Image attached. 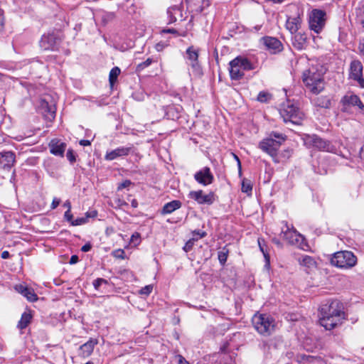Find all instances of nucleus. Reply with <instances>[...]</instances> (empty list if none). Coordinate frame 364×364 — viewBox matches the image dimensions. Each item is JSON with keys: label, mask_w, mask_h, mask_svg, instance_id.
<instances>
[{"label": "nucleus", "mask_w": 364, "mask_h": 364, "mask_svg": "<svg viewBox=\"0 0 364 364\" xmlns=\"http://www.w3.org/2000/svg\"><path fill=\"white\" fill-rule=\"evenodd\" d=\"M343 304L340 301L329 300L320 307L321 318L319 323L326 330H331L341 325L345 319Z\"/></svg>", "instance_id": "f257e3e1"}, {"label": "nucleus", "mask_w": 364, "mask_h": 364, "mask_svg": "<svg viewBox=\"0 0 364 364\" xmlns=\"http://www.w3.org/2000/svg\"><path fill=\"white\" fill-rule=\"evenodd\" d=\"M285 140V135L272 132L268 137L259 142V148L269 155L275 163H279V160L277 158V152Z\"/></svg>", "instance_id": "f03ea898"}, {"label": "nucleus", "mask_w": 364, "mask_h": 364, "mask_svg": "<svg viewBox=\"0 0 364 364\" xmlns=\"http://www.w3.org/2000/svg\"><path fill=\"white\" fill-rule=\"evenodd\" d=\"M302 79L306 88L314 95H318L324 88L323 75L316 67L312 66L305 70Z\"/></svg>", "instance_id": "7ed1b4c3"}, {"label": "nucleus", "mask_w": 364, "mask_h": 364, "mask_svg": "<svg viewBox=\"0 0 364 364\" xmlns=\"http://www.w3.org/2000/svg\"><path fill=\"white\" fill-rule=\"evenodd\" d=\"M230 77L232 80H240L243 78L245 71L255 69L253 63L244 56H237L229 63Z\"/></svg>", "instance_id": "20e7f679"}, {"label": "nucleus", "mask_w": 364, "mask_h": 364, "mask_svg": "<svg viewBox=\"0 0 364 364\" xmlns=\"http://www.w3.org/2000/svg\"><path fill=\"white\" fill-rule=\"evenodd\" d=\"M255 330L264 336L271 335L274 330V319L268 314H255L252 318Z\"/></svg>", "instance_id": "39448f33"}, {"label": "nucleus", "mask_w": 364, "mask_h": 364, "mask_svg": "<svg viewBox=\"0 0 364 364\" xmlns=\"http://www.w3.org/2000/svg\"><path fill=\"white\" fill-rule=\"evenodd\" d=\"M331 263L336 267L348 269L356 264L357 257L350 251H339L333 254Z\"/></svg>", "instance_id": "423d86ee"}, {"label": "nucleus", "mask_w": 364, "mask_h": 364, "mask_svg": "<svg viewBox=\"0 0 364 364\" xmlns=\"http://www.w3.org/2000/svg\"><path fill=\"white\" fill-rule=\"evenodd\" d=\"M304 144L309 148H314L319 151L332 152L335 147L329 141L325 140L320 136L312 134L306 135L304 139Z\"/></svg>", "instance_id": "0eeeda50"}, {"label": "nucleus", "mask_w": 364, "mask_h": 364, "mask_svg": "<svg viewBox=\"0 0 364 364\" xmlns=\"http://www.w3.org/2000/svg\"><path fill=\"white\" fill-rule=\"evenodd\" d=\"M280 114L285 122H291L294 124H301L304 117L303 113L293 104L288 103L281 111Z\"/></svg>", "instance_id": "6e6552de"}, {"label": "nucleus", "mask_w": 364, "mask_h": 364, "mask_svg": "<svg viewBox=\"0 0 364 364\" xmlns=\"http://www.w3.org/2000/svg\"><path fill=\"white\" fill-rule=\"evenodd\" d=\"M186 53L187 55V59L189 61L188 65L191 67L193 73L196 75H201L203 71L202 67L198 61V49H196L194 46H191L187 48Z\"/></svg>", "instance_id": "1a4fd4ad"}, {"label": "nucleus", "mask_w": 364, "mask_h": 364, "mask_svg": "<svg viewBox=\"0 0 364 364\" xmlns=\"http://www.w3.org/2000/svg\"><path fill=\"white\" fill-rule=\"evenodd\" d=\"M325 12L321 10H314L309 19L310 28L318 33L325 25Z\"/></svg>", "instance_id": "9d476101"}, {"label": "nucleus", "mask_w": 364, "mask_h": 364, "mask_svg": "<svg viewBox=\"0 0 364 364\" xmlns=\"http://www.w3.org/2000/svg\"><path fill=\"white\" fill-rule=\"evenodd\" d=\"M188 198L196 200L200 205H211L215 201V194L213 192L204 194L202 190L190 191Z\"/></svg>", "instance_id": "9b49d317"}, {"label": "nucleus", "mask_w": 364, "mask_h": 364, "mask_svg": "<svg viewBox=\"0 0 364 364\" xmlns=\"http://www.w3.org/2000/svg\"><path fill=\"white\" fill-rule=\"evenodd\" d=\"M60 42V39L54 33H48L41 37L40 46L44 50H55L58 49Z\"/></svg>", "instance_id": "f8f14e48"}, {"label": "nucleus", "mask_w": 364, "mask_h": 364, "mask_svg": "<svg viewBox=\"0 0 364 364\" xmlns=\"http://www.w3.org/2000/svg\"><path fill=\"white\" fill-rule=\"evenodd\" d=\"M363 68V65L360 60H353L350 65V77L357 81L360 87H364Z\"/></svg>", "instance_id": "ddd939ff"}, {"label": "nucleus", "mask_w": 364, "mask_h": 364, "mask_svg": "<svg viewBox=\"0 0 364 364\" xmlns=\"http://www.w3.org/2000/svg\"><path fill=\"white\" fill-rule=\"evenodd\" d=\"M260 41L264 44L266 49L272 54L280 53L283 50V45L281 41L274 37L264 36Z\"/></svg>", "instance_id": "4468645a"}, {"label": "nucleus", "mask_w": 364, "mask_h": 364, "mask_svg": "<svg viewBox=\"0 0 364 364\" xmlns=\"http://www.w3.org/2000/svg\"><path fill=\"white\" fill-rule=\"evenodd\" d=\"M195 180L200 184L208 186L214 181V176L209 167H204L194 174Z\"/></svg>", "instance_id": "2eb2a0df"}, {"label": "nucleus", "mask_w": 364, "mask_h": 364, "mask_svg": "<svg viewBox=\"0 0 364 364\" xmlns=\"http://www.w3.org/2000/svg\"><path fill=\"white\" fill-rule=\"evenodd\" d=\"M291 43L298 50H305L308 46V37L305 33L297 32L292 34Z\"/></svg>", "instance_id": "dca6fc26"}, {"label": "nucleus", "mask_w": 364, "mask_h": 364, "mask_svg": "<svg viewBox=\"0 0 364 364\" xmlns=\"http://www.w3.org/2000/svg\"><path fill=\"white\" fill-rule=\"evenodd\" d=\"M16 161V156L13 151L0 152V168L9 170Z\"/></svg>", "instance_id": "f3484780"}, {"label": "nucleus", "mask_w": 364, "mask_h": 364, "mask_svg": "<svg viewBox=\"0 0 364 364\" xmlns=\"http://www.w3.org/2000/svg\"><path fill=\"white\" fill-rule=\"evenodd\" d=\"M97 339L90 338L88 341L79 347L77 353L78 355L83 358L89 357L92 353L95 346L97 345Z\"/></svg>", "instance_id": "a211bd4d"}, {"label": "nucleus", "mask_w": 364, "mask_h": 364, "mask_svg": "<svg viewBox=\"0 0 364 364\" xmlns=\"http://www.w3.org/2000/svg\"><path fill=\"white\" fill-rule=\"evenodd\" d=\"M132 146H121L114 150L107 151L105 159L107 161H112L118 157L126 156L132 151Z\"/></svg>", "instance_id": "6ab92c4d"}, {"label": "nucleus", "mask_w": 364, "mask_h": 364, "mask_svg": "<svg viewBox=\"0 0 364 364\" xmlns=\"http://www.w3.org/2000/svg\"><path fill=\"white\" fill-rule=\"evenodd\" d=\"M50 151L52 154L58 156H63L66 149V144L58 139H54L49 143Z\"/></svg>", "instance_id": "aec40b11"}, {"label": "nucleus", "mask_w": 364, "mask_h": 364, "mask_svg": "<svg viewBox=\"0 0 364 364\" xmlns=\"http://www.w3.org/2000/svg\"><path fill=\"white\" fill-rule=\"evenodd\" d=\"M39 109L45 117L50 119H54L55 115V108L53 105H50L46 100H41Z\"/></svg>", "instance_id": "412c9836"}, {"label": "nucleus", "mask_w": 364, "mask_h": 364, "mask_svg": "<svg viewBox=\"0 0 364 364\" xmlns=\"http://www.w3.org/2000/svg\"><path fill=\"white\" fill-rule=\"evenodd\" d=\"M15 289L25 296L29 301H36L38 299L32 288L28 287L23 284L16 285Z\"/></svg>", "instance_id": "4be33fe9"}, {"label": "nucleus", "mask_w": 364, "mask_h": 364, "mask_svg": "<svg viewBox=\"0 0 364 364\" xmlns=\"http://www.w3.org/2000/svg\"><path fill=\"white\" fill-rule=\"evenodd\" d=\"M341 102L344 105L358 106L360 109H364V105L358 96L355 95H345Z\"/></svg>", "instance_id": "5701e85b"}, {"label": "nucleus", "mask_w": 364, "mask_h": 364, "mask_svg": "<svg viewBox=\"0 0 364 364\" xmlns=\"http://www.w3.org/2000/svg\"><path fill=\"white\" fill-rule=\"evenodd\" d=\"M283 237L290 244H294L298 242V237L299 234L297 233L296 230L290 229L286 225V230H282Z\"/></svg>", "instance_id": "b1692460"}, {"label": "nucleus", "mask_w": 364, "mask_h": 364, "mask_svg": "<svg viewBox=\"0 0 364 364\" xmlns=\"http://www.w3.org/2000/svg\"><path fill=\"white\" fill-rule=\"evenodd\" d=\"M33 318L32 311L26 309L21 315V319L17 324V327L20 329H25L31 323Z\"/></svg>", "instance_id": "393cba45"}, {"label": "nucleus", "mask_w": 364, "mask_h": 364, "mask_svg": "<svg viewBox=\"0 0 364 364\" xmlns=\"http://www.w3.org/2000/svg\"><path fill=\"white\" fill-rule=\"evenodd\" d=\"M182 205V203L178 200H173L171 202L166 203L161 210V214H170L177 209H179Z\"/></svg>", "instance_id": "a878e982"}, {"label": "nucleus", "mask_w": 364, "mask_h": 364, "mask_svg": "<svg viewBox=\"0 0 364 364\" xmlns=\"http://www.w3.org/2000/svg\"><path fill=\"white\" fill-rule=\"evenodd\" d=\"M300 26V19L299 17L288 18L286 22V28L291 34L297 33Z\"/></svg>", "instance_id": "bb28decb"}, {"label": "nucleus", "mask_w": 364, "mask_h": 364, "mask_svg": "<svg viewBox=\"0 0 364 364\" xmlns=\"http://www.w3.org/2000/svg\"><path fill=\"white\" fill-rule=\"evenodd\" d=\"M313 102L315 106L321 108H329L331 104L330 99L326 96L316 97Z\"/></svg>", "instance_id": "cd10ccee"}, {"label": "nucleus", "mask_w": 364, "mask_h": 364, "mask_svg": "<svg viewBox=\"0 0 364 364\" xmlns=\"http://www.w3.org/2000/svg\"><path fill=\"white\" fill-rule=\"evenodd\" d=\"M121 73L120 69L118 67H114L109 72V82L111 86L117 82V77Z\"/></svg>", "instance_id": "c85d7f7f"}, {"label": "nucleus", "mask_w": 364, "mask_h": 364, "mask_svg": "<svg viewBox=\"0 0 364 364\" xmlns=\"http://www.w3.org/2000/svg\"><path fill=\"white\" fill-rule=\"evenodd\" d=\"M176 13H181L180 9L175 6L169 8L167 11V14L168 16V23H172L176 21Z\"/></svg>", "instance_id": "c756f323"}, {"label": "nucleus", "mask_w": 364, "mask_h": 364, "mask_svg": "<svg viewBox=\"0 0 364 364\" xmlns=\"http://www.w3.org/2000/svg\"><path fill=\"white\" fill-rule=\"evenodd\" d=\"M272 98V95L266 91H261L259 92L257 100L258 102L262 103H267L269 102Z\"/></svg>", "instance_id": "7c9ffc66"}, {"label": "nucleus", "mask_w": 364, "mask_h": 364, "mask_svg": "<svg viewBox=\"0 0 364 364\" xmlns=\"http://www.w3.org/2000/svg\"><path fill=\"white\" fill-rule=\"evenodd\" d=\"M257 242H258V245H259L260 251L263 253V255H264L266 261L269 262V255L267 250V245H266L264 240L262 239V238H258Z\"/></svg>", "instance_id": "2f4dec72"}, {"label": "nucleus", "mask_w": 364, "mask_h": 364, "mask_svg": "<svg viewBox=\"0 0 364 364\" xmlns=\"http://www.w3.org/2000/svg\"><path fill=\"white\" fill-rule=\"evenodd\" d=\"M300 263L301 265L306 266L309 268L314 267L316 264L314 259L311 257L307 255L302 258Z\"/></svg>", "instance_id": "473e14b6"}, {"label": "nucleus", "mask_w": 364, "mask_h": 364, "mask_svg": "<svg viewBox=\"0 0 364 364\" xmlns=\"http://www.w3.org/2000/svg\"><path fill=\"white\" fill-rule=\"evenodd\" d=\"M356 17L364 28V4L356 9Z\"/></svg>", "instance_id": "72a5a7b5"}, {"label": "nucleus", "mask_w": 364, "mask_h": 364, "mask_svg": "<svg viewBox=\"0 0 364 364\" xmlns=\"http://www.w3.org/2000/svg\"><path fill=\"white\" fill-rule=\"evenodd\" d=\"M228 250H225V249L218 252V259H219L220 263L222 265H224L225 264L227 259H228Z\"/></svg>", "instance_id": "f704fd0d"}, {"label": "nucleus", "mask_w": 364, "mask_h": 364, "mask_svg": "<svg viewBox=\"0 0 364 364\" xmlns=\"http://www.w3.org/2000/svg\"><path fill=\"white\" fill-rule=\"evenodd\" d=\"M242 191L243 193H250L252 191V186L250 181L244 179L242 182Z\"/></svg>", "instance_id": "c9c22d12"}, {"label": "nucleus", "mask_w": 364, "mask_h": 364, "mask_svg": "<svg viewBox=\"0 0 364 364\" xmlns=\"http://www.w3.org/2000/svg\"><path fill=\"white\" fill-rule=\"evenodd\" d=\"M108 282L107 280L102 279V278H97L95 280L93 281L92 284L95 290L100 291V287L102 284H107Z\"/></svg>", "instance_id": "e433bc0d"}, {"label": "nucleus", "mask_w": 364, "mask_h": 364, "mask_svg": "<svg viewBox=\"0 0 364 364\" xmlns=\"http://www.w3.org/2000/svg\"><path fill=\"white\" fill-rule=\"evenodd\" d=\"M198 240V238L193 237L188 240L183 247V250L186 252L191 251L196 241Z\"/></svg>", "instance_id": "4c0bfd02"}, {"label": "nucleus", "mask_w": 364, "mask_h": 364, "mask_svg": "<svg viewBox=\"0 0 364 364\" xmlns=\"http://www.w3.org/2000/svg\"><path fill=\"white\" fill-rule=\"evenodd\" d=\"M153 289L152 285H146L144 287L141 288L139 291V294L141 295L148 296L151 294Z\"/></svg>", "instance_id": "58836bf2"}, {"label": "nucleus", "mask_w": 364, "mask_h": 364, "mask_svg": "<svg viewBox=\"0 0 364 364\" xmlns=\"http://www.w3.org/2000/svg\"><path fill=\"white\" fill-rule=\"evenodd\" d=\"M87 223V218H85V216H84V217L77 218V219L74 220V221L72 222V225L77 226V225H81L85 224Z\"/></svg>", "instance_id": "ea45409f"}, {"label": "nucleus", "mask_w": 364, "mask_h": 364, "mask_svg": "<svg viewBox=\"0 0 364 364\" xmlns=\"http://www.w3.org/2000/svg\"><path fill=\"white\" fill-rule=\"evenodd\" d=\"M152 59L151 58H147L145 61L139 63L138 65H137V69L138 70H143L145 68L149 66L151 63H152Z\"/></svg>", "instance_id": "a19ab883"}, {"label": "nucleus", "mask_w": 364, "mask_h": 364, "mask_svg": "<svg viewBox=\"0 0 364 364\" xmlns=\"http://www.w3.org/2000/svg\"><path fill=\"white\" fill-rule=\"evenodd\" d=\"M66 156H67V159H68V161L71 164H73L76 161L75 155L73 149L68 150Z\"/></svg>", "instance_id": "79ce46f5"}, {"label": "nucleus", "mask_w": 364, "mask_h": 364, "mask_svg": "<svg viewBox=\"0 0 364 364\" xmlns=\"http://www.w3.org/2000/svg\"><path fill=\"white\" fill-rule=\"evenodd\" d=\"M132 183V181L130 180H125V181H124L122 183L118 184L117 190L118 191H121V190H122L124 188H128Z\"/></svg>", "instance_id": "37998d69"}, {"label": "nucleus", "mask_w": 364, "mask_h": 364, "mask_svg": "<svg viewBox=\"0 0 364 364\" xmlns=\"http://www.w3.org/2000/svg\"><path fill=\"white\" fill-rule=\"evenodd\" d=\"M64 218L68 221L69 223H70V224L72 225V222L74 221L73 220V214L71 213V210H67L65 212V214H64Z\"/></svg>", "instance_id": "c03bdc74"}, {"label": "nucleus", "mask_w": 364, "mask_h": 364, "mask_svg": "<svg viewBox=\"0 0 364 364\" xmlns=\"http://www.w3.org/2000/svg\"><path fill=\"white\" fill-rule=\"evenodd\" d=\"M192 235L193 236V237L197 235L198 236V238H203L204 237L206 236L207 233L205 232V231H202V230H193L192 232Z\"/></svg>", "instance_id": "a18cd8bd"}, {"label": "nucleus", "mask_w": 364, "mask_h": 364, "mask_svg": "<svg viewBox=\"0 0 364 364\" xmlns=\"http://www.w3.org/2000/svg\"><path fill=\"white\" fill-rule=\"evenodd\" d=\"M113 255L116 258L124 259V255H125V252H124V251L123 250L119 249V250H115L113 252Z\"/></svg>", "instance_id": "49530a36"}, {"label": "nucleus", "mask_w": 364, "mask_h": 364, "mask_svg": "<svg viewBox=\"0 0 364 364\" xmlns=\"http://www.w3.org/2000/svg\"><path fill=\"white\" fill-rule=\"evenodd\" d=\"M97 210H90V211H87L85 213V218H87V222L88 223L89 218H94L97 217Z\"/></svg>", "instance_id": "de8ad7c7"}, {"label": "nucleus", "mask_w": 364, "mask_h": 364, "mask_svg": "<svg viewBox=\"0 0 364 364\" xmlns=\"http://www.w3.org/2000/svg\"><path fill=\"white\" fill-rule=\"evenodd\" d=\"M60 203V200L55 198L53 200V202L51 203V208L52 209L56 208L59 205Z\"/></svg>", "instance_id": "09e8293b"}, {"label": "nucleus", "mask_w": 364, "mask_h": 364, "mask_svg": "<svg viewBox=\"0 0 364 364\" xmlns=\"http://www.w3.org/2000/svg\"><path fill=\"white\" fill-rule=\"evenodd\" d=\"M92 248V245L90 243H86L81 247V250L84 252L90 251Z\"/></svg>", "instance_id": "8fccbe9b"}, {"label": "nucleus", "mask_w": 364, "mask_h": 364, "mask_svg": "<svg viewBox=\"0 0 364 364\" xmlns=\"http://www.w3.org/2000/svg\"><path fill=\"white\" fill-rule=\"evenodd\" d=\"M163 33H173V34H175L177 36L178 34V31L176 29H174V28H168V29H164L162 31Z\"/></svg>", "instance_id": "3c124183"}, {"label": "nucleus", "mask_w": 364, "mask_h": 364, "mask_svg": "<svg viewBox=\"0 0 364 364\" xmlns=\"http://www.w3.org/2000/svg\"><path fill=\"white\" fill-rule=\"evenodd\" d=\"M139 240H140V235L138 232H135L134 234H133L132 235V237H131L132 242H134V241H136L139 242Z\"/></svg>", "instance_id": "603ef678"}, {"label": "nucleus", "mask_w": 364, "mask_h": 364, "mask_svg": "<svg viewBox=\"0 0 364 364\" xmlns=\"http://www.w3.org/2000/svg\"><path fill=\"white\" fill-rule=\"evenodd\" d=\"M78 262V257L77 255H72L70 259V261H69V263L70 264H76L77 262Z\"/></svg>", "instance_id": "864d4df0"}, {"label": "nucleus", "mask_w": 364, "mask_h": 364, "mask_svg": "<svg viewBox=\"0 0 364 364\" xmlns=\"http://www.w3.org/2000/svg\"><path fill=\"white\" fill-rule=\"evenodd\" d=\"M79 144L81 146H90L91 144V141L90 140L82 139L79 141Z\"/></svg>", "instance_id": "5fc2aeb1"}, {"label": "nucleus", "mask_w": 364, "mask_h": 364, "mask_svg": "<svg viewBox=\"0 0 364 364\" xmlns=\"http://www.w3.org/2000/svg\"><path fill=\"white\" fill-rule=\"evenodd\" d=\"M4 18L3 16V14L0 11V31H1L4 28Z\"/></svg>", "instance_id": "6e6d98bb"}, {"label": "nucleus", "mask_w": 364, "mask_h": 364, "mask_svg": "<svg viewBox=\"0 0 364 364\" xmlns=\"http://www.w3.org/2000/svg\"><path fill=\"white\" fill-rule=\"evenodd\" d=\"M179 364H189V363L181 355L178 356Z\"/></svg>", "instance_id": "4d7b16f0"}, {"label": "nucleus", "mask_w": 364, "mask_h": 364, "mask_svg": "<svg viewBox=\"0 0 364 364\" xmlns=\"http://www.w3.org/2000/svg\"><path fill=\"white\" fill-rule=\"evenodd\" d=\"M233 156H234L235 159V160L237 161V166H238V168H239V171H240V173H241V162H240V159H239V157H238L237 155H235V154H233Z\"/></svg>", "instance_id": "13d9d810"}, {"label": "nucleus", "mask_w": 364, "mask_h": 364, "mask_svg": "<svg viewBox=\"0 0 364 364\" xmlns=\"http://www.w3.org/2000/svg\"><path fill=\"white\" fill-rule=\"evenodd\" d=\"M1 257L2 259H8L10 257V253L8 251H4L1 252Z\"/></svg>", "instance_id": "bf43d9fd"}, {"label": "nucleus", "mask_w": 364, "mask_h": 364, "mask_svg": "<svg viewBox=\"0 0 364 364\" xmlns=\"http://www.w3.org/2000/svg\"><path fill=\"white\" fill-rule=\"evenodd\" d=\"M63 207L66 208L67 210H71V203L69 200H66L64 203H63Z\"/></svg>", "instance_id": "052dcab7"}, {"label": "nucleus", "mask_w": 364, "mask_h": 364, "mask_svg": "<svg viewBox=\"0 0 364 364\" xmlns=\"http://www.w3.org/2000/svg\"><path fill=\"white\" fill-rule=\"evenodd\" d=\"M131 205L133 208H136L138 206V202L136 199H133L131 202Z\"/></svg>", "instance_id": "680f3d73"}, {"label": "nucleus", "mask_w": 364, "mask_h": 364, "mask_svg": "<svg viewBox=\"0 0 364 364\" xmlns=\"http://www.w3.org/2000/svg\"><path fill=\"white\" fill-rule=\"evenodd\" d=\"M272 242H273L274 244L277 245L278 246H280V245H281V242H280V241H279L278 239H277V238H273V239H272Z\"/></svg>", "instance_id": "e2e57ef3"}, {"label": "nucleus", "mask_w": 364, "mask_h": 364, "mask_svg": "<svg viewBox=\"0 0 364 364\" xmlns=\"http://www.w3.org/2000/svg\"><path fill=\"white\" fill-rule=\"evenodd\" d=\"M360 49L361 53H363L364 54V41L363 43H360Z\"/></svg>", "instance_id": "0e129e2a"}, {"label": "nucleus", "mask_w": 364, "mask_h": 364, "mask_svg": "<svg viewBox=\"0 0 364 364\" xmlns=\"http://www.w3.org/2000/svg\"><path fill=\"white\" fill-rule=\"evenodd\" d=\"M177 36L185 37V36H186V32H185V31H184V32H183L182 33H179L178 32Z\"/></svg>", "instance_id": "69168bd1"}, {"label": "nucleus", "mask_w": 364, "mask_h": 364, "mask_svg": "<svg viewBox=\"0 0 364 364\" xmlns=\"http://www.w3.org/2000/svg\"><path fill=\"white\" fill-rule=\"evenodd\" d=\"M85 364H94V363H93V362H92V361H88V362H87Z\"/></svg>", "instance_id": "338daca9"}, {"label": "nucleus", "mask_w": 364, "mask_h": 364, "mask_svg": "<svg viewBox=\"0 0 364 364\" xmlns=\"http://www.w3.org/2000/svg\"><path fill=\"white\" fill-rule=\"evenodd\" d=\"M1 349H2V348H1V346L0 345V350H1Z\"/></svg>", "instance_id": "774afa93"}]
</instances>
